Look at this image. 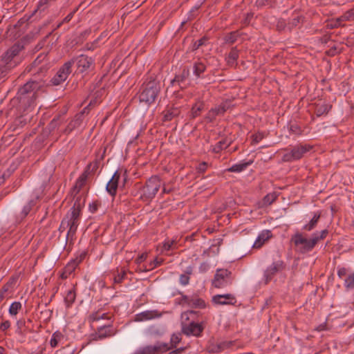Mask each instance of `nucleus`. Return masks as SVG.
<instances>
[{
	"label": "nucleus",
	"instance_id": "nucleus-21",
	"mask_svg": "<svg viewBox=\"0 0 354 354\" xmlns=\"http://www.w3.org/2000/svg\"><path fill=\"white\" fill-rule=\"evenodd\" d=\"M272 236V232L269 230H263L258 236L255 242L252 244V248H260L264 243Z\"/></svg>",
	"mask_w": 354,
	"mask_h": 354
},
{
	"label": "nucleus",
	"instance_id": "nucleus-44",
	"mask_svg": "<svg viewBox=\"0 0 354 354\" xmlns=\"http://www.w3.org/2000/svg\"><path fill=\"white\" fill-rule=\"evenodd\" d=\"M155 346L157 348V353H165L172 349L167 343L158 342Z\"/></svg>",
	"mask_w": 354,
	"mask_h": 354
},
{
	"label": "nucleus",
	"instance_id": "nucleus-53",
	"mask_svg": "<svg viewBox=\"0 0 354 354\" xmlns=\"http://www.w3.org/2000/svg\"><path fill=\"white\" fill-rule=\"evenodd\" d=\"M162 263V259L159 260L158 258H156V259H154V260L153 261H151L150 263L149 268H147L145 267L143 269V271L151 270H152V269H153V268L160 266Z\"/></svg>",
	"mask_w": 354,
	"mask_h": 354
},
{
	"label": "nucleus",
	"instance_id": "nucleus-8",
	"mask_svg": "<svg viewBox=\"0 0 354 354\" xmlns=\"http://www.w3.org/2000/svg\"><path fill=\"white\" fill-rule=\"evenodd\" d=\"M73 59L76 63L77 73H88L94 68V60L91 57L81 55Z\"/></svg>",
	"mask_w": 354,
	"mask_h": 354
},
{
	"label": "nucleus",
	"instance_id": "nucleus-63",
	"mask_svg": "<svg viewBox=\"0 0 354 354\" xmlns=\"http://www.w3.org/2000/svg\"><path fill=\"white\" fill-rule=\"evenodd\" d=\"M216 116V113L214 111V109H212L206 115V119L208 120L209 122H212Z\"/></svg>",
	"mask_w": 354,
	"mask_h": 354
},
{
	"label": "nucleus",
	"instance_id": "nucleus-40",
	"mask_svg": "<svg viewBox=\"0 0 354 354\" xmlns=\"http://www.w3.org/2000/svg\"><path fill=\"white\" fill-rule=\"evenodd\" d=\"M76 294L74 290H70L68 291L66 296L64 298V301L67 306L69 307L75 300Z\"/></svg>",
	"mask_w": 354,
	"mask_h": 354
},
{
	"label": "nucleus",
	"instance_id": "nucleus-18",
	"mask_svg": "<svg viewBox=\"0 0 354 354\" xmlns=\"http://www.w3.org/2000/svg\"><path fill=\"white\" fill-rule=\"evenodd\" d=\"M47 55L48 54L46 53H40L30 64L27 66V67L25 69V72H32L35 69V68L42 66V64L50 66V63L47 59Z\"/></svg>",
	"mask_w": 354,
	"mask_h": 354
},
{
	"label": "nucleus",
	"instance_id": "nucleus-14",
	"mask_svg": "<svg viewBox=\"0 0 354 354\" xmlns=\"http://www.w3.org/2000/svg\"><path fill=\"white\" fill-rule=\"evenodd\" d=\"M115 333L111 325H104L98 328L97 332L91 336L93 340H98L114 335Z\"/></svg>",
	"mask_w": 354,
	"mask_h": 354
},
{
	"label": "nucleus",
	"instance_id": "nucleus-46",
	"mask_svg": "<svg viewBox=\"0 0 354 354\" xmlns=\"http://www.w3.org/2000/svg\"><path fill=\"white\" fill-rule=\"evenodd\" d=\"M344 286L347 289L354 288V272L348 275L344 281Z\"/></svg>",
	"mask_w": 354,
	"mask_h": 354
},
{
	"label": "nucleus",
	"instance_id": "nucleus-1",
	"mask_svg": "<svg viewBox=\"0 0 354 354\" xmlns=\"http://www.w3.org/2000/svg\"><path fill=\"white\" fill-rule=\"evenodd\" d=\"M42 87L39 82L30 79L19 89L14 100H17L19 106L26 109L33 104L37 98V91Z\"/></svg>",
	"mask_w": 354,
	"mask_h": 354
},
{
	"label": "nucleus",
	"instance_id": "nucleus-23",
	"mask_svg": "<svg viewBox=\"0 0 354 354\" xmlns=\"http://www.w3.org/2000/svg\"><path fill=\"white\" fill-rule=\"evenodd\" d=\"M79 225H73L68 228V232L66 236L63 239L62 247L64 249L67 245V243L69 242V244H72L73 241L75 239V234L77 230V227Z\"/></svg>",
	"mask_w": 354,
	"mask_h": 354
},
{
	"label": "nucleus",
	"instance_id": "nucleus-35",
	"mask_svg": "<svg viewBox=\"0 0 354 354\" xmlns=\"http://www.w3.org/2000/svg\"><path fill=\"white\" fill-rule=\"evenodd\" d=\"M64 119L61 115L55 116L48 125L49 131H53L57 129L62 122Z\"/></svg>",
	"mask_w": 354,
	"mask_h": 354
},
{
	"label": "nucleus",
	"instance_id": "nucleus-4",
	"mask_svg": "<svg viewBox=\"0 0 354 354\" xmlns=\"http://www.w3.org/2000/svg\"><path fill=\"white\" fill-rule=\"evenodd\" d=\"M161 186V181L158 176H153L145 183V185L140 187L142 194L140 200L144 202L151 201L156 195Z\"/></svg>",
	"mask_w": 354,
	"mask_h": 354
},
{
	"label": "nucleus",
	"instance_id": "nucleus-50",
	"mask_svg": "<svg viewBox=\"0 0 354 354\" xmlns=\"http://www.w3.org/2000/svg\"><path fill=\"white\" fill-rule=\"evenodd\" d=\"M302 19L301 17H296L291 19L288 24V29L290 31L294 27H296Z\"/></svg>",
	"mask_w": 354,
	"mask_h": 354
},
{
	"label": "nucleus",
	"instance_id": "nucleus-55",
	"mask_svg": "<svg viewBox=\"0 0 354 354\" xmlns=\"http://www.w3.org/2000/svg\"><path fill=\"white\" fill-rule=\"evenodd\" d=\"M127 276V272L125 270L122 271L120 273H118L117 275L114 276V283H120L123 281L124 279Z\"/></svg>",
	"mask_w": 354,
	"mask_h": 354
},
{
	"label": "nucleus",
	"instance_id": "nucleus-62",
	"mask_svg": "<svg viewBox=\"0 0 354 354\" xmlns=\"http://www.w3.org/2000/svg\"><path fill=\"white\" fill-rule=\"evenodd\" d=\"M288 28L287 24H286L283 19H279L277 24V29L279 31H281L285 30L286 28Z\"/></svg>",
	"mask_w": 354,
	"mask_h": 354
},
{
	"label": "nucleus",
	"instance_id": "nucleus-36",
	"mask_svg": "<svg viewBox=\"0 0 354 354\" xmlns=\"http://www.w3.org/2000/svg\"><path fill=\"white\" fill-rule=\"evenodd\" d=\"M252 163V161L239 163L232 165L231 167H230L227 171L230 172H240L243 171L245 169H246Z\"/></svg>",
	"mask_w": 354,
	"mask_h": 354
},
{
	"label": "nucleus",
	"instance_id": "nucleus-37",
	"mask_svg": "<svg viewBox=\"0 0 354 354\" xmlns=\"http://www.w3.org/2000/svg\"><path fill=\"white\" fill-rule=\"evenodd\" d=\"M81 260L82 259H75L69 262L64 268V274H66V275H70L71 274H72L75 271V268H77Z\"/></svg>",
	"mask_w": 354,
	"mask_h": 354
},
{
	"label": "nucleus",
	"instance_id": "nucleus-60",
	"mask_svg": "<svg viewBox=\"0 0 354 354\" xmlns=\"http://www.w3.org/2000/svg\"><path fill=\"white\" fill-rule=\"evenodd\" d=\"M227 107L225 104H221L218 107L214 108V111L216 113V115L220 114H223L227 111Z\"/></svg>",
	"mask_w": 354,
	"mask_h": 354
},
{
	"label": "nucleus",
	"instance_id": "nucleus-56",
	"mask_svg": "<svg viewBox=\"0 0 354 354\" xmlns=\"http://www.w3.org/2000/svg\"><path fill=\"white\" fill-rule=\"evenodd\" d=\"M78 8H76L73 11H72L71 12H70L64 19L63 21L59 23L57 26V28H59L62 24L64 23H68L71 19L73 17V15L76 12V11L77 10Z\"/></svg>",
	"mask_w": 354,
	"mask_h": 354
},
{
	"label": "nucleus",
	"instance_id": "nucleus-57",
	"mask_svg": "<svg viewBox=\"0 0 354 354\" xmlns=\"http://www.w3.org/2000/svg\"><path fill=\"white\" fill-rule=\"evenodd\" d=\"M52 34V32H49L42 40H41L35 47V51H39L41 50L44 46L45 45V43L46 41V39L50 37V35Z\"/></svg>",
	"mask_w": 354,
	"mask_h": 354
},
{
	"label": "nucleus",
	"instance_id": "nucleus-5",
	"mask_svg": "<svg viewBox=\"0 0 354 354\" xmlns=\"http://www.w3.org/2000/svg\"><path fill=\"white\" fill-rule=\"evenodd\" d=\"M24 59V57H15L6 50L0 58V79L5 77Z\"/></svg>",
	"mask_w": 354,
	"mask_h": 354
},
{
	"label": "nucleus",
	"instance_id": "nucleus-32",
	"mask_svg": "<svg viewBox=\"0 0 354 354\" xmlns=\"http://www.w3.org/2000/svg\"><path fill=\"white\" fill-rule=\"evenodd\" d=\"M203 109H204V103L203 102H196L192 107V110H191V113H190V118L192 119H194L195 118L200 115L201 113V111L203 110Z\"/></svg>",
	"mask_w": 354,
	"mask_h": 354
},
{
	"label": "nucleus",
	"instance_id": "nucleus-52",
	"mask_svg": "<svg viewBox=\"0 0 354 354\" xmlns=\"http://www.w3.org/2000/svg\"><path fill=\"white\" fill-rule=\"evenodd\" d=\"M264 137V133L262 132H258L255 134L252 135V144L254 145L259 142Z\"/></svg>",
	"mask_w": 354,
	"mask_h": 354
},
{
	"label": "nucleus",
	"instance_id": "nucleus-15",
	"mask_svg": "<svg viewBox=\"0 0 354 354\" xmlns=\"http://www.w3.org/2000/svg\"><path fill=\"white\" fill-rule=\"evenodd\" d=\"M212 301L216 305H234L236 303V297L232 294L214 295Z\"/></svg>",
	"mask_w": 354,
	"mask_h": 354
},
{
	"label": "nucleus",
	"instance_id": "nucleus-22",
	"mask_svg": "<svg viewBox=\"0 0 354 354\" xmlns=\"http://www.w3.org/2000/svg\"><path fill=\"white\" fill-rule=\"evenodd\" d=\"M176 104V103L174 104V106L162 113V122L171 121L173 118L179 115L180 111L178 106H174Z\"/></svg>",
	"mask_w": 354,
	"mask_h": 354
},
{
	"label": "nucleus",
	"instance_id": "nucleus-47",
	"mask_svg": "<svg viewBox=\"0 0 354 354\" xmlns=\"http://www.w3.org/2000/svg\"><path fill=\"white\" fill-rule=\"evenodd\" d=\"M181 341V335L180 334H175L174 333L170 339V346L172 348H176L177 344L180 343Z\"/></svg>",
	"mask_w": 354,
	"mask_h": 354
},
{
	"label": "nucleus",
	"instance_id": "nucleus-64",
	"mask_svg": "<svg viewBox=\"0 0 354 354\" xmlns=\"http://www.w3.org/2000/svg\"><path fill=\"white\" fill-rule=\"evenodd\" d=\"M340 52L337 50V48L336 46L331 47L329 50H328L326 53L327 55L330 57H333L335 55L339 53Z\"/></svg>",
	"mask_w": 354,
	"mask_h": 354
},
{
	"label": "nucleus",
	"instance_id": "nucleus-16",
	"mask_svg": "<svg viewBox=\"0 0 354 354\" xmlns=\"http://www.w3.org/2000/svg\"><path fill=\"white\" fill-rule=\"evenodd\" d=\"M189 69L187 67H184L179 74H176L174 79L171 80V85L175 86L178 85L181 89L186 88V86H183L186 80L189 77Z\"/></svg>",
	"mask_w": 354,
	"mask_h": 354
},
{
	"label": "nucleus",
	"instance_id": "nucleus-43",
	"mask_svg": "<svg viewBox=\"0 0 354 354\" xmlns=\"http://www.w3.org/2000/svg\"><path fill=\"white\" fill-rule=\"evenodd\" d=\"M230 144H227L225 140H222L217 142V144L214 147L212 151L213 152L218 153L221 151L223 149H226Z\"/></svg>",
	"mask_w": 354,
	"mask_h": 354
},
{
	"label": "nucleus",
	"instance_id": "nucleus-61",
	"mask_svg": "<svg viewBox=\"0 0 354 354\" xmlns=\"http://www.w3.org/2000/svg\"><path fill=\"white\" fill-rule=\"evenodd\" d=\"M189 279L190 278H189V277L187 274H182L180 276V283L183 286H186V285H187L189 283Z\"/></svg>",
	"mask_w": 354,
	"mask_h": 354
},
{
	"label": "nucleus",
	"instance_id": "nucleus-31",
	"mask_svg": "<svg viewBox=\"0 0 354 354\" xmlns=\"http://www.w3.org/2000/svg\"><path fill=\"white\" fill-rule=\"evenodd\" d=\"M239 58V50L236 46L232 47L227 55L225 59L228 65L232 66Z\"/></svg>",
	"mask_w": 354,
	"mask_h": 354
},
{
	"label": "nucleus",
	"instance_id": "nucleus-58",
	"mask_svg": "<svg viewBox=\"0 0 354 354\" xmlns=\"http://www.w3.org/2000/svg\"><path fill=\"white\" fill-rule=\"evenodd\" d=\"M26 322L24 319H19L17 322V332L22 335L24 333V327H25Z\"/></svg>",
	"mask_w": 354,
	"mask_h": 354
},
{
	"label": "nucleus",
	"instance_id": "nucleus-25",
	"mask_svg": "<svg viewBox=\"0 0 354 354\" xmlns=\"http://www.w3.org/2000/svg\"><path fill=\"white\" fill-rule=\"evenodd\" d=\"M64 219V221H66V224L67 228H69L73 225H76L80 224V215L77 214V213L68 212Z\"/></svg>",
	"mask_w": 354,
	"mask_h": 354
},
{
	"label": "nucleus",
	"instance_id": "nucleus-27",
	"mask_svg": "<svg viewBox=\"0 0 354 354\" xmlns=\"http://www.w3.org/2000/svg\"><path fill=\"white\" fill-rule=\"evenodd\" d=\"M278 196L279 194L275 192L268 194L263 198L262 201L259 203V207H264L270 205L277 200Z\"/></svg>",
	"mask_w": 354,
	"mask_h": 354
},
{
	"label": "nucleus",
	"instance_id": "nucleus-24",
	"mask_svg": "<svg viewBox=\"0 0 354 354\" xmlns=\"http://www.w3.org/2000/svg\"><path fill=\"white\" fill-rule=\"evenodd\" d=\"M85 197L84 196H78L75 198L73 206L71 207V211L69 212L71 213H77V214H81V211L82 207L85 204Z\"/></svg>",
	"mask_w": 354,
	"mask_h": 354
},
{
	"label": "nucleus",
	"instance_id": "nucleus-59",
	"mask_svg": "<svg viewBox=\"0 0 354 354\" xmlns=\"http://www.w3.org/2000/svg\"><path fill=\"white\" fill-rule=\"evenodd\" d=\"M101 205V203L98 201H93L89 205V210L91 213H95Z\"/></svg>",
	"mask_w": 354,
	"mask_h": 354
},
{
	"label": "nucleus",
	"instance_id": "nucleus-17",
	"mask_svg": "<svg viewBox=\"0 0 354 354\" xmlns=\"http://www.w3.org/2000/svg\"><path fill=\"white\" fill-rule=\"evenodd\" d=\"M91 164H88L85 169V171L80 175V176L76 180L75 185L73 187L72 194L75 193V195L77 194L82 187L85 185L88 174L90 173ZM75 196H74V198Z\"/></svg>",
	"mask_w": 354,
	"mask_h": 354
},
{
	"label": "nucleus",
	"instance_id": "nucleus-38",
	"mask_svg": "<svg viewBox=\"0 0 354 354\" xmlns=\"http://www.w3.org/2000/svg\"><path fill=\"white\" fill-rule=\"evenodd\" d=\"M194 74L196 77H200L201 75L206 70V66L201 62H196L194 64Z\"/></svg>",
	"mask_w": 354,
	"mask_h": 354
},
{
	"label": "nucleus",
	"instance_id": "nucleus-7",
	"mask_svg": "<svg viewBox=\"0 0 354 354\" xmlns=\"http://www.w3.org/2000/svg\"><path fill=\"white\" fill-rule=\"evenodd\" d=\"M73 64V59L64 63V65L58 70L55 76L51 79L50 82L54 86H58L65 82L71 73V67Z\"/></svg>",
	"mask_w": 354,
	"mask_h": 354
},
{
	"label": "nucleus",
	"instance_id": "nucleus-9",
	"mask_svg": "<svg viewBox=\"0 0 354 354\" xmlns=\"http://www.w3.org/2000/svg\"><path fill=\"white\" fill-rule=\"evenodd\" d=\"M231 274L227 269H217L212 280V286L217 288L225 287L229 283Z\"/></svg>",
	"mask_w": 354,
	"mask_h": 354
},
{
	"label": "nucleus",
	"instance_id": "nucleus-42",
	"mask_svg": "<svg viewBox=\"0 0 354 354\" xmlns=\"http://www.w3.org/2000/svg\"><path fill=\"white\" fill-rule=\"evenodd\" d=\"M157 353V348L156 346H146L139 350V354H156Z\"/></svg>",
	"mask_w": 354,
	"mask_h": 354
},
{
	"label": "nucleus",
	"instance_id": "nucleus-13",
	"mask_svg": "<svg viewBox=\"0 0 354 354\" xmlns=\"http://www.w3.org/2000/svg\"><path fill=\"white\" fill-rule=\"evenodd\" d=\"M204 330V327L202 323H196L192 322L188 326L183 327L182 331L187 335H194L199 337L201 335L202 332Z\"/></svg>",
	"mask_w": 354,
	"mask_h": 354
},
{
	"label": "nucleus",
	"instance_id": "nucleus-10",
	"mask_svg": "<svg viewBox=\"0 0 354 354\" xmlns=\"http://www.w3.org/2000/svg\"><path fill=\"white\" fill-rule=\"evenodd\" d=\"M35 205V201L34 200H30L26 205L24 206L21 210H19L16 206L12 207L11 213L15 216V221L21 223L28 215Z\"/></svg>",
	"mask_w": 354,
	"mask_h": 354
},
{
	"label": "nucleus",
	"instance_id": "nucleus-26",
	"mask_svg": "<svg viewBox=\"0 0 354 354\" xmlns=\"http://www.w3.org/2000/svg\"><path fill=\"white\" fill-rule=\"evenodd\" d=\"M24 42L23 41H18L7 50L8 51V53L14 55L15 57H22L20 53L24 50Z\"/></svg>",
	"mask_w": 354,
	"mask_h": 354
},
{
	"label": "nucleus",
	"instance_id": "nucleus-39",
	"mask_svg": "<svg viewBox=\"0 0 354 354\" xmlns=\"http://www.w3.org/2000/svg\"><path fill=\"white\" fill-rule=\"evenodd\" d=\"M231 345H232V342H222L219 343L218 344H217L214 348H212L210 351V352L218 353V352L223 351L224 349H225L227 348L230 347Z\"/></svg>",
	"mask_w": 354,
	"mask_h": 354
},
{
	"label": "nucleus",
	"instance_id": "nucleus-45",
	"mask_svg": "<svg viewBox=\"0 0 354 354\" xmlns=\"http://www.w3.org/2000/svg\"><path fill=\"white\" fill-rule=\"evenodd\" d=\"M21 308V304L19 301L13 302L9 308V313L11 315H16L18 311Z\"/></svg>",
	"mask_w": 354,
	"mask_h": 354
},
{
	"label": "nucleus",
	"instance_id": "nucleus-30",
	"mask_svg": "<svg viewBox=\"0 0 354 354\" xmlns=\"http://www.w3.org/2000/svg\"><path fill=\"white\" fill-rule=\"evenodd\" d=\"M332 106L328 104H316L314 113L317 117L327 114L331 109Z\"/></svg>",
	"mask_w": 354,
	"mask_h": 354
},
{
	"label": "nucleus",
	"instance_id": "nucleus-3",
	"mask_svg": "<svg viewBox=\"0 0 354 354\" xmlns=\"http://www.w3.org/2000/svg\"><path fill=\"white\" fill-rule=\"evenodd\" d=\"M290 243L294 245L295 251L306 254L312 251L317 245V239H313L311 236L310 239H307L301 232H297L290 239Z\"/></svg>",
	"mask_w": 354,
	"mask_h": 354
},
{
	"label": "nucleus",
	"instance_id": "nucleus-19",
	"mask_svg": "<svg viewBox=\"0 0 354 354\" xmlns=\"http://www.w3.org/2000/svg\"><path fill=\"white\" fill-rule=\"evenodd\" d=\"M120 178V174L116 171L106 186V190L111 196L116 195Z\"/></svg>",
	"mask_w": 354,
	"mask_h": 354
},
{
	"label": "nucleus",
	"instance_id": "nucleus-49",
	"mask_svg": "<svg viewBox=\"0 0 354 354\" xmlns=\"http://www.w3.org/2000/svg\"><path fill=\"white\" fill-rule=\"evenodd\" d=\"M207 40L208 38L204 36L200 39L196 41L192 46V50H196L198 49L201 46L205 45Z\"/></svg>",
	"mask_w": 354,
	"mask_h": 354
},
{
	"label": "nucleus",
	"instance_id": "nucleus-2",
	"mask_svg": "<svg viewBox=\"0 0 354 354\" xmlns=\"http://www.w3.org/2000/svg\"><path fill=\"white\" fill-rule=\"evenodd\" d=\"M160 91V82L153 77L150 76L141 86L139 100L141 102L149 105L155 102Z\"/></svg>",
	"mask_w": 354,
	"mask_h": 354
},
{
	"label": "nucleus",
	"instance_id": "nucleus-12",
	"mask_svg": "<svg viewBox=\"0 0 354 354\" xmlns=\"http://www.w3.org/2000/svg\"><path fill=\"white\" fill-rule=\"evenodd\" d=\"M50 68V66L42 64V66L35 68V69L30 72L32 73V79L37 81L41 86L45 85L46 77L47 76L48 71Z\"/></svg>",
	"mask_w": 354,
	"mask_h": 354
},
{
	"label": "nucleus",
	"instance_id": "nucleus-48",
	"mask_svg": "<svg viewBox=\"0 0 354 354\" xmlns=\"http://www.w3.org/2000/svg\"><path fill=\"white\" fill-rule=\"evenodd\" d=\"M354 19V10H350L346 12L340 18L337 19V21H351Z\"/></svg>",
	"mask_w": 354,
	"mask_h": 354
},
{
	"label": "nucleus",
	"instance_id": "nucleus-34",
	"mask_svg": "<svg viewBox=\"0 0 354 354\" xmlns=\"http://www.w3.org/2000/svg\"><path fill=\"white\" fill-rule=\"evenodd\" d=\"M17 165L15 163H12L9 167L3 173V174L0 177V183H3L5 180L8 178L13 172L17 169Z\"/></svg>",
	"mask_w": 354,
	"mask_h": 354
},
{
	"label": "nucleus",
	"instance_id": "nucleus-51",
	"mask_svg": "<svg viewBox=\"0 0 354 354\" xmlns=\"http://www.w3.org/2000/svg\"><path fill=\"white\" fill-rule=\"evenodd\" d=\"M290 131L295 135H301L302 133V130L301 127L296 123L290 124L289 125Z\"/></svg>",
	"mask_w": 354,
	"mask_h": 354
},
{
	"label": "nucleus",
	"instance_id": "nucleus-41",
	"mask_svg": "<svg viewBox=\"0 0 354 354\" xmlns=\"http://www.w3.org/2000/svg\"><path fill=\"white\" fill-rule=\"evenodd\" d=\"M63 338V335L59 331H56L53 334L50 341L51 347L55 348L57 346L58 342Z\"/></svg>",
	"mask_w": 354,
	"mask_h": 354
},
{
	"label": "nucleus",
	"instance_id": "nucleus-33",
	"mask_svg": "<svg viewBox=\"0 0 354 354\" xmlns=\"http://www.w3.org/2000/svg\"><path fill=\"white\" fill-rule=\"evenodd\" d=\"M189 306L196 308H205L206 307V304L203 299L193 296L192 297Z\"/></svg>",
	"mask_w": 354,
	"mask_h": 354
},
{
	"label": "nucleus",
	"instance_id": "nucleus-28",
	"mask_svg": "<svg viewBox=\"0 0 354 354\" xmlns=\"http://www.w3.org/2000/svg\"><path fill=\"white\" fill-rule=\"evenodd\" d=\"M242 35V33L239 30H235L226 34L224 37V43L228 45L234 44Z\"/></svg>",
	"mask_w": 354,
	"mask_h": 354
},
{
	"label": "nucleus",
	"instance_id": "nucleus-54",
	"mask_svg": "<svg viewBox=\"0 0 354 354\" xmlns=\"http://www.w3.org/2000/svg\"><path fill=\"white\" fill-rule=\"evenodd\" d=\"M328 234V231L327 230H324L321 231L320 234L318 235L317 233H313L312 234L313 239H317V243L320 241L324 239L327 234Z\"/></svg>",
	"mask_w": 354,
	"mask_h": 354
},
{
	"label": "nucleus",
	"instance_id": "nucleus-6",
	"mask_svg": "<svg viewBox=\"0 0 354 354\" xmlns=\"http://www.w3.org/2000/svg\"><path fill=\"white\" fill-rule=\"evenodd\" d=\"M312 146L309 145H297L292 148L290 152L286 153L282 156L283 162H292L301 159L304 154L309 151Z\"/></svg>",
	"mask_w": 354,
	"mask_h": 354
},
{
	"label": "nucleus",
	"instance_id": "nucleus-11",
	"mask_svg": "<svg viewBox=\"0 0 354 354\" xmlns=\"http://www.w3.org/2000/svg\"><path fill=\"white\" fill-rule=\"evenodd\" d=\"M286 265L283 261L273 262L264 272L266 283L272 280L273 277L278 272L284 270Z\"/></svg>",
	"mask_w": 354,
	"mask_h": 354
},
{
	"label": "nucleus",
	"instance_id": "nucleus-29",
	"mask_svg": "<svg viewBox=\"0 0 354 354\" xmlns=\"http://www.w3.org/2000/svg\"><path fill=\"white\" fill-rule=\"evenodd\" d=\"M322 213L320 212L315 213L311 220L303 227V230L310 232L315 229L320 219Z\"/></svg>",
	"mask_w": 354,
	"mask_h": 354
},
{
	"label": "nucleus",
	"instance_id": "nucleus-20",
	"mask_svg": "<svg viewBox=\"0 0 354 354\" xmlns=\"http://www.w3.org/2000/svg\"><path fill=\"white\" fill-rule=\"evenodd\" d=\"M162 313L157 310H146L136 315L134 320L136 322H143L150 320L161 317Z\"/></svg>",
	"mask_w": 354,
	"mask_h": 354
}]
</instances>
